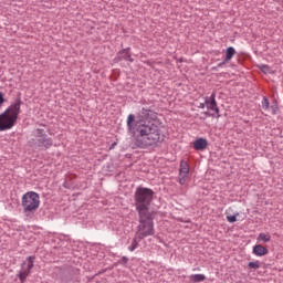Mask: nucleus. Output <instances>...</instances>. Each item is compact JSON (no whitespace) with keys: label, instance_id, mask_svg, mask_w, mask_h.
Masks as SVG:
<instances>
[{"label":"nucleus","instance_id":"obj_9","mask_svg":"<svg viewBox=\"0 0 283 283\" xmlns=\"http://www.w3.org/2000/svg\"><path fill=\"white\" fill-rule=\"evenodd\" d=\"M187 178H189V164L181 160L179 169V184L185 185V182H187Z\"/></svg>","mask_w":283,"mask_h":283},{"label":"nucleus","instance_id":"obj_14","mask_svg":"<svg viewBox=\"0 0 283 283\" xmlns=\"http://www.w3.org/2000/svg\"><path fill=\"white\" fill-rule=\"evenodd\" d=\"M235 49L233 46H229L226 50V57H224V63H229V61H231V59H233V56H235Z\"/></svg>","mask_w":283,"mask_h":283},{"label":"nucleus","instance_id":"obj_7","mask_svg":"<svg viewBox=\"0 0 283 283\" xmlns=\"http://www.w3.org/2000/svg\"><path fill=\"white\" fill-rule=\"evenodd\" d=\"M35 256H29L27 259V268H25V262L22 264V271L19 272L18 277L21 283H25V280H28V275L32 272V269H34V260Z\"/></svg>","mask_w":283,"mask_h":283},{"label":"nucleus","instance_id":"obj_15","mask_svg":"<svg viewBox=\"0 0 283 283\" xmlns=\"http://www.w3.org/2000/svg\"><path fill=\"white\" fill-rule=\"evenodd\" d=\"M189 280L192 283L205 282V280H207V276L205 274H191L189 276Z\"/></svg>","mask_w":283,"mask_h":283},{"label":"nucleus","instance_id":"obj_12","mask_svg":"<svg viewBox=\"0 0 283 283\" xmlns=\"http://www.w3.org/2000/svg\"><path fill=\"white\" fill-rule=\"evenodd\" d=\"M253 253H254V255H258V258H262V255L269 254V249H266L262 244H256L253 247Z\"/></svg>","mask_w":283,"mask_h":283},{"label":"nucleus","instance_id":"obj_24","mask_svg":"<svg viewBox=\"0 0 283 283\" xmlns=\"http://www.w3.org/2000/svg\"><path fill=\"white\" fill-rule=\"evenodd\" d=\"M6 103V98L3 97V94L0 92V105H3Z\"/></svg>","mask_w":283,"mask_h":283},{"label":"nucleus","instance_id":"obj_8","mask_svg":"<svg viewBox=\"0 0 283 283\" xmlns=\"http://www.w3.org/2000/svg\"><path fill=\"white\" fill-rule=\"evenodd\" d=\"M206 107L217 114V118H220V108L218 102H216V93H212L210 97H206Z\"/></svg>","mask_w":283,"mask_h":283},{"label":"nucleus","instance_id":"obj_11","mask_svg":"<svg viewBox=\"0 0 283 283\" xmlns=\"http://www.w3.org/2000/svg\"><path fill=\"white\" fill-rule=\"evenodd\" d=\"M207 147H209V142L206 138H198L193 142L196 151H205Z\"/></svg>","mask_w":283,"mask_h":283},{"label":"nucleus","instance_id":"obj_13","mask_svg":"<svg viewBox=\"0 0 283 283\" xmlns=\"http://www.w3.org/2000/svg\"><path fill=\"white\" fill-rule=\"evenodd\" d=\"M142 240H145L144 238H139L138 234L135 232V237L132 241L130 247L128 248L129 251L134 252L136 249H138V244Z\"/></svg>","mask_w":283,"mask_h":283},{"label":"nucleus","instance_id":"obj_17","mask_svg":"<svg viewBox=\"0 0 283 283\" xmlns=\"http://www.w3.org/2000/svg\"><path fill=\"white\" fill-rule=\"evenodd\" d=\"M277 112H280V106L277 104V102H273L272 105L270 106V113L272 114V116L277 115Z\"/></svg>","mask_w":283,"mask_h":283},{"label":"nucleus","instance_id":"obj_20","mask_svg":"<svg viewBox=\"0 0 283 283\" xmlns=\"http://www.w3.org/2000/svg\"><path fill=\"white\" fill-rule=\"evenodd\" d=\"M260 261H255V262H249L248 268L249 269H253L254 271H256V269H260Z\"/></svg>","mask_w":283,"mask_h":283},{"label":"nucleus","instance_id":"obj_19","mask_svg":"<svg viewBox=\"0 0 283 283\" xmlns=\"http://www.w3.org/2000/svg\"><path fill=\"white\" fill-rule=\"evenodd\" d=\"M259 69L261 70V72H263V74H273L271 66H269L266 64L260 65Z\"/></svg>","mask_w":283,"mask_h":283},{"label":"nucleus","instance_id":"obj_16","mask_svg":"<svg viewBox=\"0 0 283 283\" xmlns=\"http://www.w3.org/2000/svg\"><path fill=\"white\" fill-rule=\"evenodd\" d=\"M261 107L263 109V112H271V103L269 102V97L263 96V99L261 102Z\"/></svg>","mask_w":283,"mask_h":283},{"label":"nucleus","instance_id":"obj_27","mask_svg":"<svg viewBox=\"0 0 283 283\" xmlns=\"http://www.w3.org/2000/svg\"><path fill=\"white\" fill-rule=\"evenodd\" d=\"M113 147H116V144H113Z\"/></svg>","mask_w":283,"mask_h":283},{"label":"nucleus","instance_id":"obj_4","mask_svg":"<svg viewBox=\"0 0 283 283\" xmlns=\"http://www.w3.org/2000/svg\"><path fill=\"white\" fill-rule=\"evenodd\" d=\"M154 200V190L139 187L135 191V207L137 213H151L149 207Z\"/></svg>","mask_w":283,"mask_h":283},{"label":"nucleus","instance_id":"obj_10","mask_svg":"<svg viewBox=\"0 0 283 283\" xmlns=\"http://www.w3.org/2000/svg\"><path fill=\"white\" fill-rule=\"evenodd\" d=\"M129 48L124 49L117 53V61H129L134 63V59H132V53L129 52Z\"/></svg>","mask_w":283,"mask_h":283},{"label":"nucleus","instance_id":"obj_25","mask_svg":"<svg viewBox=\"0 0 283 283\" xmlns=\"http://www.w3.org/2000/svg\"><path fill=\"white\" fill-rule=\"evenodd\" d=\"M224 65H227V62H224V60H223L221 63H219V64L217 65V67H223Z\"/></svg>","mask_w":283,"mask_h":283},{"label":"nucleus","instance_id":"obj_22","mask_svg":"<svg viewBox=\"0 0 283 283\" xmlns=\"http://www.w3.org/2000/svg\"><path fill=\"white\" fill-rule=\"evenodd\" d=\"M129 262V259L127 256H123L119 261H118V264H127Z\"/></svg>","mask_w":283,"mask_h":283},{"label":"nucleus","instance_id":"obj_23","mask_svg":"<svg viewBox=\"0 0 283 283\" xmlns=\"http://www.w3.org/2000/svg\"><path fill=\"white\" fill-rule=\"evenodd\" d=\"M205 107H207V97L205 98V103L199 104L200 109H205Z\"/></svg>","mask_w":283,"mask_h":283},{"label":"nucleus","instance_id":"obj_28","mask_svg":"<svg viewBox=\"0 0 283 283\" xmlns=\"http://www.w3.org/2000/svg\"><path fill=\"white\" fill-rule=\"evenodd\" d=\"M113 147H116V144H113Z\"/></svg>","mask_w":283,"mask_h":283},{"label":"nucleus","instance_id":"obj_21","mask_svg":"<svg viewBox=\"0 0 283 283\" xmlns=\"http://www.w3.org/2000/svg\"><path fill=\"white\" fill-rule=\"evenodd\" d=\"M238 216H239V213H237L234 216H227L228 222H230V223L238 222Z\"/></svg>","mask_w":283,"mask_h":283},{"label":"nucleus","instance_id":"obj_5","mask_svg":"<svg viewBox=\"0 0 283 283\" xmlns=\"http://www.w3.org/2000/svg\"><path fill=\"white\" fill-rule=\"evenodd\" d=\"M29 143L33 149H39V151H45L54 145V140L48 136L43 128L33 130V138Z\"/></svg>","mask_w":283,"mask_h":283},{"label":"nucleus","instance_id":"obj_6","mask_svg":"<svg viewBox=\"0 0 283 283\" xmlns=\"http://www.w3.org/2000/svg\"><path fill=\"white\" fill-rule=\"evenodd\" d=\"M39 207H41L39 193L29 191L22 196V208L25 213H34Z\"/></svg>","mask_w":283,"mask_h":283},{"label":"nucleus","instance_id":"obj_26","mask_svg":"<svg viewBox=\"0 0 283 283\" xmlns=\"http://www.w3.org/2000/svg\"><path fill=\"white\" fill-rule=\"evenodd\" d=\"M203 114H205L206 116H212V117L216 116L214 114H211V113H209V112H205Z\"/></svg>","mask_w":283,"mask_h":283},{"label":"nucleus","instance_id":"obj_18","mask_svg":"<svg viewBox=\"0 0 283 283\" xmlns=\"http://www.w3.org/2000/svg\"><path fill=\"white\" fill-rule=\"evenodd\" d=\"M256 240L258 242H271V235L265 233H260Z\"/></svg>","mask_w":283,"mask_h":283},{"label":"nucleus","instance_id":"obj_3","mask_svg":"<svg viewBox=\"0 0 283 283\" xmlns=\"http://www.w3.org/2000/svg\"><path fill=\"white\" fill-rule=\"evenodd\" d=\"M154 220H156V211L138 213V226L136 233L138 238H149L155 235Z\"/></svg>","mask_w":283,"mask_h":283},{"label":"nucleus","instance_id":"obj_2","mask_svg":"<svg viewBox=\"0 0 283 283\" xmlns=\"http://www.w3.org/2000/svg\"><path fill=\"white\" fill-rule=\"evenodd\" d=\"M21 114V99H15L2 114H0V132H8L17 125V120Z\"/></svg>","mask_w":283,"mask_h":283},{"label":"nucleus","instance_id":"obj_1","mask_svg":"<svg viewBox=\"0 0 283 283\" xmlns=\"http://www.w3.org/2000/svg\"><path fill=\"white\" fill-rule=\"evenodd\" d=\"M154 119H156V112L149 108H142L137 117L134 114L127 116L126 125L128 134L130 136H136V133L139 134L135 138V145L139 149L158 145V143L165 140V135L160 130V127L151 122H147Z\"/></svg>","mask_w":283,"mask_h":283}]
</instances>
